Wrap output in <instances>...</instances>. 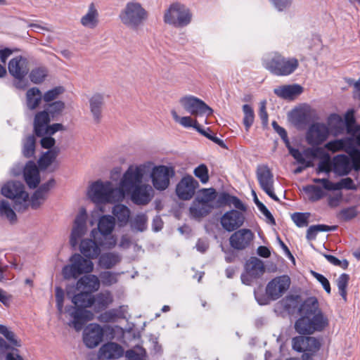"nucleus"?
Masks as SVG:
<instances>
[{
    "instance_id": "obj_1",
    "label": "nucleus",
    "mask_w": 360,
    "mask_h": 360,
    "mask_svg": "<svg viewBox=\"0 0 360 360\" xmlns=\"http://www.w3.org/2000/svg\"><path fill=\"white\" fill-rule=\"evenodd\" d=\"M153 163L146 162L133 164L122 175L117 188L121 191L122 200L128 195L137 205L148 204L154 195V190L148 184V175Z\"/></svg>"
},
{
    "instance_id": "obj_2",
    "label": "nucleus",
    "mask_w": 360,
    "mask_h": 360,
    "mask_svg": "<svg viewBox=\"0 0 360 360\" xmlns=\"http://www.w3.org/2000/svg\"><path fill=\"white\" fill-rule=\"evenodd\" d=\"M300 318L295 323L297 333L311 335L322 331L328 325V319L319 309V302L314 297H308L298 308Z\"/></svg>"
},
{
    "instance_id": "obj_3",
    "label": "nucleus",
    "mask_w": 360,
    "mask_h": 360,
    "mask_svg": "<svg viewBox=\"0 0 360 360\" xmlns=\"http://www.w3.org/2000/svg\"><path fill=\"white\" fill-rule=\"evenodd\" d=\"M347 130L352 136H347L340 139H335L328 142L325 145V148L332 153L345 151L349 156L352 162V167L358 171L360 170V150L356 148V137L354 136L359 128L355 127L353 129L354 120L353 117V111L348 112L346 115Z\"/></svg>"
},
{
    "instance_id": "obj_4",
    "label": "nucleus",
    "mask_w": 360,
    "mask_h": 360,
    "mask_svg": "<svg viewBox=\"0 0 360 360\" xmlns=\"http://www.w3.org/2000/svg\"><path fill=\"white\" fill-rule=\"evenodd\" d=\"M72 302L75 307H70L67 309L72 319L69 326L73 327L77 331H79L87 321L94 319V314L91 311L84 309L94 304L93 296L90 293L81 291L80 293L73 296Z\"/></svg>"
},
{
    "instance_id": "obj_5",
    "label": "nucleus",
    "mask_w": 360,
    "mask_h": 360,
    "mask_svg": "<svg viewBox=\"0 0 360 360\" xmlns=\"http://www.w3.org/2000/svg\"><path fill=\"white\" fill-rule=\"evenodd\" d=\"M88 198L94 203H115L122 201L121 191L111 181L98 180L88 188Z\"/></svg>"
},
{
    "instance_id": "obj_6",
    "label": "nucleus",
    "mask_w": 360,
    "mask_h": 360,
    "mask_svg": "<svg viewBox=\"0 0 360 360\" xmlns=\"http://www.w3.org/2000/svg\"><path fill=\"white\" fill-rule=\"evenodd\" d=\"M264 68L276 76H288L299 66L295 58H286L278 52L269 54L263 59Z\"/></svg>"
},
{
    "instance_id": "obj_7",
    "label": "nucleus",
    "mask_w": 360,
    "mask_h": 360,
    "mask_svg": "<svg viewBox=\"0 0 360 360\" xmlns=\"http://www.w3.org/2000/svg\"><path fill=\"white\" fill-rule=\"evenodd\" d=\"M119 18L127 27L136 30L147 20L148 12L139 1L131 0L122 9Z\"/></svg>"
},
{
    "instance_id": "obj_8",
    "label": "nucleus",
    "mask_w": 360,
    "mask_h": 360,
    "mask_svg": "<svg viewBox=\"0 0 360 360\" xmlns=\"http://www.w3.org/2000/svg\"><path fill=\"white\" fill-rule=\"evenodd\" d=\"M192 19V13L185 5L176 2L165 11L163 20L166 24L176 27L188 25Z\"/></svg>"
},
{
    "instance_id": "obj_9",
    "label": "nucleus",
    "mask_w": 360,
    "mask_h": 360,
    "mask_svg": "<svg viewBox=\"0 0 360 360\" xmlns=\"http://www.w3.org/2000/svg\"><path fill=\"white\" fill-rule=\"evenodd\" d=\"M1 193L12 199L14 207L18 211H24L29 205V195L25 191L24 185L19 181H9L1 188Z\"/></svg>"
},
{
    "instance_id": "obj_10",
    "label": "nucleus",
    "mask_w": 360,
    "mask_h": 360,
    "mask_svg": "<svg viewBox=\"0 0 360 360\" xmlns=\"http://www.w3.org/2000/svg\"><path fill=\"white\" fill-rule=\"evenodd\" d=\"M0 334L8 341L6 342L0 337V359L5 360H23L18 354L8 352V349L20 347L22 345L21 340L17 337L15 333L10 328L0 325Z\"/></svg>"
},
{
    "instance_id": "obj_11",
    "label": "nucleus",
    "mask_w": 360,
    "mask_h": 360,
    "mask_svg": "<svg viewBox=\"0 0 360 360\" xmlns=\"http://www.w3.org/2000/svg\"><path fill=\"white\" fill-rule=\"evenodd\" d=\"M70 264L63 268L62 274L65 279L77 278L79 275L89 274L94 269V264L79 254H74L70 259Z\"/></svg>"
},
{
    "instance_id": "obj_12",
    "label": "nucleus",
    "mask_w": 360,
    "mask_h": 360,
    "mask_svg": "<svg viewBox=\"0 0 360 360\" xmlns=\"http://www.w3.org/2000/svg\"><path fill=\"white\" fill-rule=\"evenodd\" d=\"M115 226V219L111 215H103L100 217L98 222L97 234L98 232L103 236V241L100 245L104 249H112L117 244V238L112 235V232Z\"/></svg>"
},
{
    "instance_id": "obj_13",
    "label": "nucleus",
    "mask_w": 360,
    "mask_h": 360,
    "mask_svg": "<svg viewBox=\"0 0 360 360\" xmlns=\"http://www.w3.org/2000/svg\"><path fill=\"white\" fill-rule=\"evenodd\" d=\"M181 107L195 117L211 115L213 110L202 100L194 96H185L179 99Z\"/></svg>"
},
{
    "instance_id": "obj_14",
    "label": "nucleus",
    "mask_w": 360,
    "mask_h": 360,
    "mask_svg": "<svg viewBox=\"0 0 360 360\" xmlns=\"http://www.w3.org/2000/svg\"><path fill=\"white\" fill-rule=\"evenodd\" d=\"M149 174L153 187L158 191H165L169 187L170 178L174 175V171L171 167L153 165Z\"/></svg>"
},
{
    "instance_id": "obj_15",
    "label": "nucleus",
    "mask_w": 360,
    "mask_h": 360,
    "mask_svg": "<svg viewBox=\"0 0 360 360\" xmlns=\"http://www.w3.org/2000/svg\"><path fill=\"white\" fill-rule=\"evenodd\" d=\"M50 116L46 110L38 112L34 117V129L38 136L44 135L51 136L56 131L62 130L63 126L61 124H53L49 125Z\"/></svg>"
},
{
    "instance_id": "obj_16",
    "label": "nucleus",
    "mask_w": 360,
    "mask_h": 360,
    "mask_svg": "<svg viewBox=\"0 0 360 360\" xmlns=\"http://www.w3.org/2000/svg\"><path fill=\"white\" fill-rule=\"evenodd\" d=\"M87 217L86 210L81 208L74 220L70 234V243L72 248H75L79 244L88 231Z\"/></svg>"
},
{
    "instance_id": "obj_17",
    "label": "nucleus",
    "mask_w": 360,
    "mask_h": 360,
    "mask_svg": "<svg viewBox=\"0 0 360 360\" xmlns=\"http://www.w3.org/2000/svg\"><path fill=\"white\" fill-rule=\"evenodd\" d=\"M256 176L260 188L273 200L279 201L274 193V175L267 165H259L257 168Z\"/></svg>"
},
{
    "instance_id": "obj_18",
    "label": "nucleus",
    "mask_w": 360,
    "mask_h": 360,
    "mask_svg": "<svg viewBox=\"0 0 360 360\" xmlns=\"http://www.w3.org/2000/svg\"><path fill=\"white\" fill-rule=\"evenodd\" d=\"M91 237L92 238L82 239L79 243V250L81 253L86 258L96 259L101 254L100 242L103 241L101 238L97 237V229L96 228L91 231Z\"/></svg>"
},
{
    "instance_id": "obj_19",
    "label": "nucleus",
    "mask_w": 360,
    "mask_h": 360,
    "mask_svg": "<svg viewBox=\"0 0 360 360\" xmlns=\"http://www.w3.org/2000/svg\"><path fill=\"white\" fill-rule=\"evenodd\" d=\"M288 276H280L269 281L266 287V293L271 300H276L288 290L290 285Z\"/></svg>"
},
{
    "instance_id": "obj_20",
    "label": "nucleus",
    "mask_w": 360,
    "mask_h": 360,
    "mask_svg": "<svg viewBox=\"0 0 360 360\" xmlns=\"http://www.w3.org/2000/svg\"><path fill=\"white\" fill-rule=\"evenodd\" d=\"M329 135V129L323 123L316 122L312 124L306 135V140L311 146H319L324 142Z\"/></svg>"
},
{
    "instance_id": "obj_21",
    "label": "nucleus",
    "mask_w": 360,
    "mask_h": 360,
    "mask_svg": "<svg viewBox=\"0 0 360 360\" xmlns=\"http://www.w3.org/2000/svg\"><path fill=\"white\" fill-rule=\"evenodd\" d=\"M103 335V329L100 325L91 323L84 330V343L88 348H95L101 342Z\"/></svg>"
},
{
    "instance_id": "obj_22",
    "label": "nucleus",
    "mask_w": 360,
    "mask_h": 360,
    "mask_svg": "<svg viewBox=\"0 0 360 360\" xmlns=\"http://www.w3.org/2000/svg\"><path fill=\"white\" fill-rule=\"evenodd\" d=\"M9 73L15 79H22L29 72L30 61L22 56H18L12 58L8 64Z\"/></svg>"
},
{
    "instance_id": "obj_23",
    "label": "nucleus",
    "mask_w": 360,
    "mask_h": 360,
    "mask_svg": "<svg viewBox=\"0 0 360 360\" xmlns=\"http://www.w3.org/2000/svg\"><path fill=\"white\" fill-rule=\"evenodd\" d=\"M198 186V181L192 176H186L181 179L176 186V195L181 200H190L193 196Z\"/></svg>"
},
{
    "instance_id": "obj_24",
    "label": "nucleus",
    "mask_w": 360,
    "mask_h": 360,
    "mask_svg": "<svg viewBox=\"0 0 360 360\" xmlns=\"http://www.w3.org/2000/svg\"><path fill=\"white\" fill-rule=\"evenodd\" d=\"M253 233L246 229L234 232L229 238L231 246L238 250H242L248 247L253 240Z\"/></svg>"
},
{
    "instance_id": "obj_25",
    "label": "nucleus",
    "mask_w": 360,
    "mask_h": 360,
    "mask_svg": "<svg viewBox=\"0 0 360 360\" xmlns=\"http://www.w3.org/2000/svg\"><path fill=\"white\" fill-rule=\"evenodd\" d=\"M292 348L299 352H316L320 348L319 342L314 337L297 336L292 339Z\"/></svg>"
},
{
    "instance_id": "obj_26",
    "label": "nucleus",
    "mask_w": 360,
    "mask_h": 360,
    "mask_svg": "<svg viewBox=\"0 0 360 360\" xmlns=\"http://www.w3.org/2000/svg\"><path fill=\"white\" fill-rule=\"evenodd\" d=\"M220 222L225 230L232 231L243 225L244 216L239 211L233 210L226 212L221 217Z\"/></svg>"
},
{
    "instance_id": "obj_27",
    "label": "nucleus",
    "mask_w": 360,
    "mask_h": 360,
    "mask_svg": "<svg viewBox=\"0 0 360 360\" xmlns=\"http://www.w3.org/2000/svg\"><path fill=\"white\" fill-rule=\"evenodd\" d=\"M287 148L290 154L294 158L297 163L305 165L306 167H312V160L316 157V150L311 148H307L303 151H300L290 146L289 141H287Z\"/></svg>"
},
{
    "instance_id": "obj_28",
    "label": "nucleus",
    "mask_w": 360,
    "mask_h": 360,
    "mask_svg": "<svg viewBox=\"0 0 360 360\" xmlns=\"http://www.w3.org/2000/svg\"><path fill=\"white\" fill-rule=\"evenodd\" d=\"M99 22L98 10L94 3H91L86 12L81 17L79 23L86 29L94 30L98 26Z\"/></svg>"
},
{
    "instance_id": "obj_29",
    "label": "nucleus",
    "mask_w": 360,
    "mask_h": 360,
    "mask_svg": "<svg viewBox=\"0 0 360 360\" xmlns=\"http://www.w3.org/2000/svg\"><path fill=\"white\" fill-rule=\"evenodd\" d=\"M89 105L93 120L98 124L102 119L103 109L105 105V96L101 93H95L89 98Z\"/></svg>"
},
{
    "instance_id": "obj_30",
    "label": "nucleus",
    "mask_w": 360,
    "mask_h": 360,
    "mask_svg": "<svg viewBox=\"0 0 360 360\" xmlns=\"http://www.w3.org/2000/svg\"><path fill=\"white\" fill-rule=\"evenodd\" d=\"M312 181L316 184H321L323 188L327 191H337L342 188L352 190L356 188L353 180L349 177L342 179L338 183H333L326 178H314Z\"/></svg>"
},
{
    "instance_id": "obj_31",
    "label": "nucleus",
    "mask_w": 360,
    "mask_h": 360,
    "mask_svg": "<svg viewBox=\"0 0 360 360\" xmlns=\"http://www.w3.org/2000/svg\"><path fill=\"white\" fill-rule=\"evenodd\" d=\"M100 288L98 278L93 274H89L80 278L76 284V288L84 292L91 293L98 290Z\"/></svg>"
},
{
    "instance_id": "obj_32",
    "label": "nucleus",
    "mask_w": 360,
    "mask_h": 360,
    "mask_svg": "<svg viewBox=\"0 0 360 360\" xmlns=\"http://www.w3.org/2000/svg\"><path fill=\"white\" fill-rule=\"evenodd\" d=\"M122 347L115 342L104 344L99 349L98 356L101 359H118L122 356Z\"/></svg>"
},
{
    "instance_id": "obj_33",
    "label": "nucleus",
    "mask_w": 360,
    "mask_h": 360,
    "mask_svg": "<svg viewBox=\"0 0 360 360\" xmlns=\"http://www.w3.org/2000/svg\"><path fill=\"white\" fill-rule=\"evenodd\" d=\"M55 181L53 179H50L46 183L42 184L34 193L30 200V204L32 208L37 209L44 202L50 188L53 187Z\"/></svg>"
},
{
    "instance_id": "obj_34",
    "label": "nucleus",
    "mask_w": 360,
    "mask_h": 360,
    "mask_svg": "<svg viewBox=\"0 0 360 360\" xmlns=\"http://www.w3.org/2000/svg\"><path fill=\"white\" fill-rule=\"evenodd\" d=\"M24 179L28 186L36 188L40 182L39 169L32 161L28 162L24 168Z\"/></svg>"
},
{
    "instance_id": "obj_35",
    "label": "nucleus",
    "mask_w": 360,
    "mask_h": 360,
    "mask_svg": "<svg viewBox=\"0 0 360 360\" xmlns=\"http://www.w3.org/2000/svg\"><path fill=\"white\" fill-rule=\"evenodd\" d=\"M303 91L302 87L299 84L284 85L274 89V94L285 99H292L300 95Z\"/></svg>"
},
{
    "instance_id": "obj_36",
    "label": "nucleus",
    "mask_w": 360,
    "mask_h": 360,
    "mask_svg": "<svg viewBox=\"0 0 360 360\" xmlns=\"http://www.w3.org/2000/svg\"><path fill=\"white\" fill-rule=\"evenodd\" d=\"M352 167L349 158L345 155H338L333 160V171L340 176L346 175L351 171Z\"/></svg>"
},
{
    "instance_id": "obj_37",
    "label": "nucleus",
    "mask_w": 360,
    "mask_h": 360,
    "mask_svg": "<svg viewBox=\"0 0 360 360\" xmlns=\"http://www.w3.org/2000/svg\"><path fill=\"white\" fill-rule=\"evenodd\" d=\"M217 197V192L215 189L210 188H202L200 190L195 198L196 200L209 206L212 210L216 208L215 200Z\"/></svg>"
},
{
    "instance_id": "obj_38",
    "label": "nucleus",
    "mask_w": 360,
    "mask_h": 360,
    "mask_svg": "<svg viewBox=\"0 0 360 360\" xmlns=\"http://www.w3.org/2000/svg\"><path fill=\"white\" fill-rule=\"evenodd\" d=\"M245 270L248 276L257 278L264 273L265 268L262 261L256 257H252L245 264Z\"/></svg>"
},
{
    "instance_id": "obj_39",
    "label": "nucleus",
    "mask_w": 360,
    "mask_h": 360,
    "mask_svg": "<svg viewBox=\"0 0 360 360\" xmlns=\"http://www.w3.org/2000/svg\"><path fill=\"white\" fill-rule=\"evenodd\" d=\"M94 309L99 311L106 309L113 302L112 295L110 291H104L93 296Z\"/></svg>"
},
{
    "instance_id": "obj_40",
    "label": "nucleus",
    "mask_w": 360,
    "mask_h": 360,
    "mask_svg": "<svg viewBox=\"0 0 360 360\" xmlns=\"http://www.w3.org/2000/svg\"><path fill=\"white\" fill-rule=\"evenodd\" d=\"M213 210L210 209L209 206L204 205L199 202V200H194L192 202L189 208L190 215L192 218L200 220L202 218L207 216L212 212Z\"/></svg>"
},
{
    "instance_id": "obj_41",
    "label": "nucleus",
    "mask_w": 360,
    "mask_h": 360,
    "mask_svg": "<svg viewBox=\"0 0 360 360\" xmlns=\"http://www.w3.org/2000/svg\"><path fill=\"white\" fill-rule=\"evenodd\" d=\"M171 115L174 120L184 127H193L199 132L202 133V129L195 119L192 118L191 116L180 117L175 110H171Z\"/></svg>"
},
{
    "instance_id": "obj_42",
    "label": "nucleus",
    "mask_w": 360,
    "mask_h": 360,
    "mask_svg": "<svg viewBox=\"0 0 360 360\" xmlns=\"http://www.w3.org/2000/svg\"><path fill=\"white\" fill-rule=\"evenodd\" d=\"M42 95L40 90L37 87L30 89L26 94V101L27 108L30 110H34L38 107L41 101Z\"/></svg>"
},
{
    "instance_id": "obj_43",
    "label": "nucleus",
    "mask_w": 360,
    "mask_h": 360,
    "mask_svg": "<svg viewBox=\"0 0 360 360\" xmlns=\"http://www.w3.org/2000/svg\"><path fill=\"white\" fill-rule=\"evenodd\" d=\"M120 261V257L117 253L107 252L99 257L98 264L104 269H111Z\"/></svg>"
},
{
    "instance_id": "obj_44",
    "label": "nucleus",
    "mask_w": 360,
    "mask_h": 360,
    "mask_svg": "<svg viewBox=\"0 0 360 360\" xmlns=\"http://www.w3.org/2000/svg\"><path fill=\"white\" fill-rule=\"evenodd\" d=\"M112 214L117 217L121 225H122L128 222L130 216V210L126 205L118 204L114 206Z\"/></svg>"
},
{
    "instance_id": "obj_45",
    "label": "nucleus",
    "mask_w": 360,
    "mask_h": 360,
    "mask_svg": "<svg viewBox=\"0 0 360 360\" xmlns=\"http://www.w3.org/2000/svg\"><path fill=\"white\" fill-rule=\"evenodd\" d=\"M58 153L59 149L53 148L43 154L38 161L39 167L41 169H46L55 160Z\"/></svg>"
},
{
    "instance_id": "obj_46",
    "label": "nucleus",
    "mask_w": 360,
    "mask_h": 360,
    "mask_svg": "<svg viewBox=\"0 0 360 360\" xmlns=\"http://www.w3.org/2000/svg\"><path fill=\"white\" fill-rule=\"evenodd\" d=\"M303 191L307 195L309 200L318 201L326 195V193L319 186L308 185L303 188Z\"/></svg>"
},
{
    "instance_id": "obj_47",
    "label": "nucleus",
    "mask_w": 360,
    "mask_h": 360,
    "mask_svg": "<svg viewBox=\"0 0 360 360\" xmlns=\"http://www.w3.org/2000/svg\"><path fill=\"white\" fill-rule=\"evenodd\" d=\"M148 217L144 213H139L134 216L131 220V228L132 230L143 232L147 229Z\"/></svg>"
},
{
    "instance_id": "obj_48",
    "label": "nucleus",
    "mask_w": 360,
    "mask_h": 360,
    "mask_svg": "<svg viewBox=\"0 0 360 360\" xmlns=\"http://www.w3.org/2000/svg\"><path fill=\"white\" fill-rule=\"evenodd\" d=\"M301 301L299 295L287 296L283 300V305L285 310L290 314H293L295 309L298 307Z\"/></svg>"
},
{
    "instance_id": "obj_49",
    "label": "nucleus",
    "mask_w": 360,
    "mask_h": 360,
    "mask_svg": "<svg viewBox=\"0 0 360 360\" xmlns=\"http://www.w3.org/2000/svg\"><path fill=\"white\" fill-rule=\"evenodd\" d=\"M0 214L2 217L6 218L11 224L15 223L17 221V216L7 201L3 200L1 202Z\"/></svg>"
},
{
    "instance_id": "obj_50",
    "label": "nucleus",
    "mask_w": 360,
    "mask_h": 360,
    "mask_svg": "<svg viewBox=\"0 0 360 360\" xmlns=\"http://www.w3.org/2000/svg\"><path fill=\"white\" fill-rule=\"evenodd\" d=\"M349 281V276L347 274H342L337 279L336 283L339 293L345 302H347V285Z\"/></svg>"
},
{
    "instance_id": "obj_51",
    "label": "nucleus",
    "mask_w": 360,
    "mask_h": 360,
    "mask_svg": "<svg viewBox=\"0 0 360 360\" xmlns=\"http://www.w3.org/2000/svg\"><path fill=\"white\" fill-rule=\"evenodd\" d=\"M35 151V138L30 135L23 141L22 154L25 158H31Z\"/></svg>"
},
{
    "instance_id": "obj_52",
    "label": "nucleus",
    "mask_w": 360,
    "mask_h": 360,
    "mask_svg": "<svg viewBox=\"0 0 360 360\" xmlns=\"http://www.w3.org/2000/svg\"><path fill=\"white\" fill-rule=\"evenodd\" d=\"M47 76V70L44 67L34 68L30 73V79L34 84L42 82Z\"/></svg>"
},
{
    "instance_id": "obj_53",
    "label": "nucleus",
    "mask_w": 360,
    "mask_h": 360,
    "mask_svg": "<svg viewBox=\"0 0 360 360\" xmlns=\"http://www.w3.org/2000/svg\"><path fill=\"white\" fill-rule=\"evenodd\" d=\"M243 111L244 113L243 124L247 131L252 125L255 120V113L252 108L245 104L243 106Z\"/></svg>"
},
{
    "instance_id": "obj_54",
    "label": "nucleus",
    "mask_w": 360,
    "mask_h": 360,
    "mask_svg": "<svg viewBox=\"0 0 360 360\" xmlns=\"http://www.w3.org/2000/svg\"><path fill=\"white\" fill-rule=\"evenodd\" d=\"M146 351L140 346H136L127 351L126 357L130 360H145Z\"/></svg>"
},
{
    "instance_id": "obj_55",
    "label": "nucleus",
    "mask_w": 360,
    "mask_h": 360,
    "mask_svg": "<svg viewBox=\"0 0 360 360\" xmlns=\"http://www.w3.org/2000/svg\"><path fill=\"white\" fill-rule=\"evenodd\" d=\"M118 316V310L112 309L101 314L98 316V320L101 323H110L114 321Z\"/></svg>"
},
{
    "instance_id": "obj_56",
    "label": "nucleus",
    "mask_w": 360,
    "mask_h": 360,
    "mask_svg": "<svg viewBox=\"0 0 360 360\" xmlns=\"http://www.w3.org/2000/svg\"><path fill=\"white\" fill-rule=\"evenodd\" d=\"M65 91V89L63 86H56L48 91H46L44 96H42L44 101L45 102H51L55 99H56L60 94H62Z\"/></svg>"
},
{
    "instance_id": "obj_57",
    "label": "nucleus",
    "mask_w": 360,
    "mask_h": 360,
    "mask_svg": "<svg viewBox=\"0 0 360 360\" xmlns=\"http://www.w3.org/2000/svg\"><path fill=\"white\" fill-rule=\"evenodd\" d=\"M193 173L202 184H206L209 181L208 168L205 165H200L194 169Z\"/></svg>"
},
{
    "instance_id": "obj_58",
    "label": "nucleus",
    "mask_w": 360,
    "mask_h": 360,
    "mask_svg": "<svg viewBox=\"0 0 360 360\" xmlns=\"http://www.w3.org/2000/svg\"><path fill=\"white\" fill-rule=\"evenodd\" d=\"M65 108V104L62 101H56L49 104L46 109L45 110L49 115H51L52 117L60 114Z\"/></svg>"
},
{
    "instance_id": "obj_59",
    "label": "nucleus",
    "mask_w": 360,
    "mask_h": 360,
    "mask_svg": "<svg viewBox=\"0 0 360 360\" xmlns=\"http://www.w3.org/2000/svg\"><path fill=\"white\" fill-rule=\"evenodd\" d=\"M100 278L103 285L106 286L112 285L117 282V274L110 271L101 273Z\"/></svg>"
},
{
    "instance_id": "obj_60",
    "label": "nucleus",
    "mask_w": 360,
    "mask_h": 360,
    "mask_svg": "<svg viewBox=\"0 0 360 360\" xmlns=\"http://www.w3.org/2000/svg\"><path fill=\"white\" fill-rule=\"evenodd\" d=\"M309 213L296 212L292 214V219L299 227H304L308 224Z\"/></svg>"
},
{
    "instance_id": "obj_61",
    "label": "nucleus",
    "mask_w": 360,
    "mask_h": 360,
    "mask_svg": "<svg viewBox=\"0 0 360 360\" xmlns=\"http://www.w3.org/2000/svg\"><path fill=\"white\" fill-rule=\"evenodd\" d=\"M331 171H333V162L329 157L319 162L316 168L317 174L324 172L328 174Z\"/></svg>"
},
{
    "instance_id": "obj_62",
    "label": "nucleus",
    "mask_w": 360,
    "mask_h": 360,
    "mask_svg": "<svg viewBox=\"0 0 360 360\" xmlns=\"http://www.w3.org/2000/svg\"><path fill=\"white\" fill-rule=\"evenodd\" d=\"M323 255L330 264L335 266H340L344 269H347L349 263L346 259L341 261L336 258L335 257L330 255L323 254Z\"/></svg>"
},
{
    "instance_id": "obj_63",
    "label": "nucleus",
    "mask_w": 360,
    "mask_h": 360,
    "mask_svg": "<svg viewBox=\"0 0 360 360\" xmlns=\"http://www.w3.org/2000/svg\"><path fill=\"white\" fill-rule=\"evenodd\" d=\"M270 1L278 11H283L290 7L292 0H270Z\"/></svg>"
},
{
    "instance_id": "obj_64",
    "label": "nucleus",
    "mask_w": 360,
    "mask_h": 360,
    "mask_svg": "<svg viewBox=\"0 0 360 360\" xmlns=\"http://www.w3.org/2000/svg\"><path fill=\"white\" fill-rule=\"evenodd\" d=\"M56 307L60 314L63 313L64 302V292L60 288H56Z\"/></svg>"
}]
</instances>
